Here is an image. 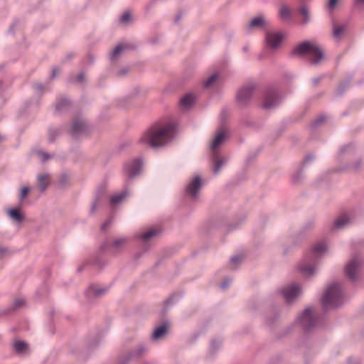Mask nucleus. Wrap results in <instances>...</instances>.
Returning a JSON list of instances; mask_svg holds the SVG:
<instances>
[{"instance_id": "obj_59", "label": "nucleus", "mask_w": 364, "mask_h": 364, "mask_svg": "<svg viewBox=\"0 0 364 364\" xmlns=\"http://www.w3.org/2000/svg\"><path fill=\"white\" fill-rule=\"evenodd\" d=\"M214 345H215V342H213V343H211V348H213V347H214Z\"/></svg>"}, {"instance_id": "obj_37", "label": "nucleus", "mask_w": 364, "mask_h": 364, "mask_svg": "<svg viewBox=\"0 0 364 364\" xmlns=\"http://www.w3.org/2000/svg\"><path fill=\"white\" fill-rule=\"evenodd\" d=\"M242 261V257L241 256H234L230 259V267L231 269H236Z\"/></svg>"}, {"instance_id": "obj_42", "label": "nucleus", "mask_w": 364, "mask_h": 364, "mask_svg": "<svg viewBox=\"0 0 364 364\" xmlns=\"http://www.w3.org/2000/svg\"><path fill=\"white\" fill-rule=\"evenodd\" d=\"M73 81L82 84L85 81V75L83 72H80L75 77V79L73 80Z\"/></svg>"}, {"instance_id": "obj_10", "label": "nucleus", "mask_w": 364, "mask_h": 364, "mask_svg": "<svg viewBox=\"0 0 364 364\" xmlns=\"http://www.w3.org/2000/svg\"><path fill=\"white\" fill-rule=\"evenodd\" d=\"M203 181L199 175L191 178L186 188V195L191 200H196L203 187Z\"/></svg>"}, {"instance_id": "obj_38", "label": "nucleus", "mask_w": 364, "mask_h": 364, "mask_svg": "<svg viewBox=\"0 0 364 364\" xmlns=\"http://www.w3.org/2000/svg\"><path fill=\"white\" fill-rule=\"evenodd\" d=\"M132 15L129 12L124 13L119 18V21L122 24H128L131 22Z\"/></svg>"}, {"instance_id": "obj_17", "label": "nucleus", "mask_w": 364, "mask_h": 364, "mask_svg": "<svg viewBox=\"0 0 364 364\" xmlns=\"http://www.w3.org/2000/svg\"><path fill=\"white\" fill-rule=\"evenodd\" d=\"M108 291V288L96 284L90 285L85 291V295L90 302L105 296Z\"/></svg>"}, {"instance_id": "obj_34", "label": "nucleus", "mask_w": 364, "mask_h": 364, "mask_svg": "<svg viewBox=\"0 0 364 364\" xmlns=\"http://www.w3.org/2000/svg\"><path fill=\"white\" fill-rule=\"evenodd\" d=\"M346 28V26L345 24L334 25L333 30V37L338 40L340 39Z\"/></svg>"}, {"instance_id": "obj_46", "label": "nucleus", "mask_w": 364, "mask_h": 364, "mask_svg": "<svg viewBox=\"0 0 364 364\" xmlns=\"http://www.w3.org/2000/svg\"><path fill=\"white\" fill-rule=\"evenodd\" d=\"M8 255V250L6 248L0 247V260L4 259Z\"/></svg>"}, {"instance_id": "obj_6", "label": "nucleus", "mask_w": 364, "mask_h": 364, "mask_svg": "<svg viewBox=\"0 0 364 364\" xmlns=\"http://www.w3.org/2000/svg\"><path fill=\"white\" fill-rule=\"evenodd\" d=\"M148 350V345L144 342H140L135 345L127 354L120 358L118 364H128L132 359L144 356Z\"/></svg>"}, {"instance_id": "obj_47", "label": "nucleus", "mask_w": 364, "mask_h": 364, "mask_svg": "<svg viewBox=\"0 0 364 364\" xmlns=\"http://www.w3.org/2000/svg\"><path fill=\"white\" fill-rule=\"evenodd\" d=\"M338 0H329L328 2V6L331 9H333L337 5Z\"/></svg>"}, {"instance_id": "obj_30", "label": "nucleus", "mask_w": 364, "mask_h": 364, "mask_svg": "<svg viewBox=\"0 0 364 364\" xmlns=\"http://www.w3.org/2000/svg\"><path fill=\"white\" fill-rule=\"evenodd\" d=\"M218 78L219 74L218 73H213L203 82V87L205 88H210L214 86L218 82Z\"/></svg>"}, {"instance_id": "obj_19", "label": "nucleus", "mask_w": 364, "mask_h": 364, "mask_svg": "<svg viewBox=\"0 0 364 364\" xmlns=\"http://www.w3.org/2000/svg\"><path fill=\"white\" fill-rule=\"evenodd\" d=\"M210 155L213 163V173L214 175H218L223 167L227 164L228 159L225 156H221L220 154Z\"/></svg>"}, {"instance_id": "obj_3", "label": "nucleus", "mask_w": 364, "mask_h": 364, "mask_svg": "<svg viewBox=\"0 0 364 364\" xmlns=\"http://www.w3.org/2000/svg\"><path fill=\"white\" fill-rule=\"evenodd\" d=\"M294 55H309L311 63L317 65L323 58V52L315 42L304 41L296 46L292 50Z\"/></svg>"}, {"instance_id": "obj_24", "label": "nucleus", "mask_w": 364, "mask_h": 364, "mask_svg": "<svg viewBox=\"0 0 364 364\" xmlns=\"http://www.w3.org/2000/svg\"><path fill=\"white\" fill-rule=\"evenodd\" d=\"M6 213L9 218L14 222L21 223L24 220L25 217L21 211L20 205L9 209Z\"/></svg>"}, {"instance_id": "obj_29", "label": "nucleus", "mask_w": 364, "mask_h": 364, "mask_svg": "<svg viewBox=\"0 0 364 364\" xmlns=\"http://www.w3.org/2000/svg\"><path fill=\"white\" fill-rule=\"evenodd\" d=\"M299 13L303 17L301 23L306 25L309 23L311 20L310 11L307 6L301 5L299 8Z\"/></svg>"}, {"instance_id": "obj_9", "label": "nucleus", "mask_w": 364, "mask_h": 364, "mask_svg": "<svg viewBox=\"0 0 364 364\" xmlns=\"http://www.w3.org/2000/svg\"><path fill=\"white\" fill-rule=\"evenodd\" d=\"M302 286L298 283H291L282 289V294L285 301L290 304L296 301L303 294Z\"/></svg>"}, {"instance_id": "obj_7", "label": "nucleus", "mask_w": 364, "mask_h": 364, "mask_svg": "<svg viewBox=\"0 0 364 364\" xmlns=\"http://www.w3.org/2000/svg\"><path fill=\"white\" fill-rule=\"evenodd\" d=\"M362 260L359 255H355L346 263L344 267L346 276L351 281H356L360 270Z\"/></svg>"}, {"instance_id": "obj_41", "label": "nucleus", "mask_w": 364, "mask_h": 364, "mask_svg": "<svg viewBox=\"0 0 364 364\" xmlns=\"http://www.w3.org/2000/svg\"><path fill=\"white\" fill-rule=\"evenodd\" d=\"M25 304V299L23 298L16 299L14 304L13 308L14 309L22 307Z\"/></svg>"}, {"instance_id": "obj_52", "label": "nucleus", "mask_w": 364, "mask_h": 364, "mask_svg": "<svg viewBox=\"0 0 364 364\" xmlns=\"http://www.w3.org/2000/svg\"><path fill=\"white\" fill-rule=\"evenodd\" d=\"M35 89L37 92L41 91L43 89V85L41 83H38L36 85Z\"/></svg>"}, {"instance_id": "obj_8", "label": "nucleus", "mask_w": 364, "mask_h": 364, "mask_svg": "<svg viewBox=\"0 0 364 364\" xmlns=\"http://www.w3.org/2000/svg\"><path fill=\"white\" fill-rule=\"evenodd\" d=\"M142 171L143 161L140 158L129 160L124 164L123 172L129 179H133L139 176Z\"/></svg>"}, {"instance_id": "obj_33", "label": "nucleus", "mask_w": 364, "mask_h": 364, "mask_svg": "<svg viewBox=\"0 0 364 364\" xmlns=\"http://www.w3.org/2000/svg\"><path fill=\"white\" fill-rule=\"evenodd\" d=\"M70 102L65 98L61 99L56 102L55 103V109L58 112H63L68 109L70 107Z\"/></svg>"}, {"instance_id": "obj_49", "label": "nucleus", "mask_w": 364, "mask_h": 364, "mask_svg": "<svg viewBox=\"0 0 364 364\" xmlns=\"http://www.w3.org/2000/svg\"><path fill=\"white\" fill-rule=\"evenodd\" d=\"M59 181L61 184L65 185L68 181V176L67 175H63Z\"/></svg>"}, {"instance_id": "obj_11", "label": "nucleus", "mask_w": 364, "mask_h": 364, "mask_svg": "<svg viewBox=\"0 0 364 364\" xmlns=\"http://www.w3.org/2000/svg\"><path fill=\"white\" fill-rule=\"evenodd\" d=\"M228 137V132L225 129H218L210 144V154H220V149Z\"/></svg>"}, {"instance_id": "obj_27", "label": "nucleus", "mask_w": 364, "mask_h": 364, "mask_svg": "<svg viewBox=\"0 0 364 364\" xmlns=\"http://www.w3.org/2000/svg\"><path fill=\"white\" fill-rule=\"evenodd\" d=\"M159 233V231L156 228H150L143 233L137 235L139 238L144 243L148 242L152 237L156 236Z\"/></svg>"}, {"instance_id": "obj_32", "label": "nucleus", "mask_w": 364, "mask_h": 364, "mask_svg": "<svg viewBox=\"0 0 364 364\" xmlns=\"http://www.w3.org/2000/svg\"><path fill=\"white\" fill-rule=\"evenodd\" d=\"M126 47L127 46L124 44L117 45L109 55L110 60L112 61L116 60L118 56L125 50Z\"/></svg>"}, {"instance_id": "obj_20", "label": "nucleus", "mask_w": 364, "mask_h": 364, "mask_svg": "<svg viewBox=\"0 0 364 364\" xmlns=\"http://www.w3.org/2000/svg\"><path fill=\"white\" fill-rule=\"evenodd\" d=\"M50 174L47 172H41L37 174L36 187L41 193H43L50 183Z\"/></svg>"}, {"instance_id": "obj_1", "label": "nucleus", "mask_w": 364, "mask_h": 364, "mask_svg": "<svg viewBox=\"0 0 364 364\" xmlns=\"http://www.w3.org/2000/svg\"><path fill=\"white\" fill-rule=\"evenodd\" d=\"M176 132V125L173 122L157 123L149 127L139 142L152 148H161L170 143Z\"/></svg>"}, {"instance_id": "obj_5", "label": "nucleus", "mask_w": 364, "mask_h": 364, "mask_svg": "<svg viewBox=\"0 0 364 364\" xmlns=\"http://www.w3.org/2000/svg\"><path fill=\"white\" fill-rule=\"evenodd\" d=\"M297 269L304 277H311L318 272L319 262L311 259L309 255H305L303 259L299 262Z\"/></svg>"}, {"instance_id": "obj_25", "label": "nucleus", "mask_w": 364, "mask_h": 364, "mask_svg": "<svg viewBox=\"0 0 364 364\" xmlns=\"http://www.w3.org/2000/svg\"><path fill=\"white\" fill-rule=\"evenodd\" d=\"M265 18L262 16H257L252 19L247 27V31L250 33L254 28H260L265 25Z\"/></svg>"}, {"instance_id": "obj_45", "label": "nucleus", "mask_w": 364, "mask_h": 364, "mask_svg": "<svg viewBox=\"0 0 364 364\" xmlns=\"http://www.w3.org/2000/svg\"><path fill=\"white\" fill-rule=\"evenodd\" d=\"M112 223V219L109 218L101 226V229L102 230H105Z\"/></svg>"}, {"instance_id": "obj_39", "label": "nucleus", "mask_w": 364, "mask_h": 364, "mask_svg": "<svg viewBox=\"0 0 364 364\" xmlns=\"http://www.w3.org/2000/svg\"><path fill=\"white\" fill-rule=\"evenodd\" d=\"M30 188L28 186H23V188H21L18 196L20 203H21L27 197Z\"/></svg>"}, {"instance_id": "obj_2", "label": "nucleus", "mask_w": 364, "mask_h": 364, "mask_svg": "<svg viewBox=\"0 0 364 364\" xmlns=\"http://www.w3.org/2000/svg\"><path fill=\"white\" fill-rule=\"evenodd\" d=\"M346 301L345 289L343 282L333 281L327 284L321 297V304L326 311L341 306Z\"/></svg>"}, {"instance_id": "obj_21", "label": "nucleus", "mask_w": 364, "mask_h": 364, "mask_svg": "<svg viewBox=\"0 0 364 364\" xmlns=\"http://www.w3.org/2000/svg\"><path fill=\"white\" fill-rule=\"evenodd\" d=\"M196 97L192 93H186L179 101L180 109L183 111L189 110L195 104Z\"/></svg>"}, {"instance_id": "obj_26", "label": "nucleus", "mask_w": 364, "mask_h": 364, "mask_svg": "<svg viewBox=\"0 0 364 364\" xmlns=\"http://www.w3.org/2000/svg\"><path fill=\"white\" fill-rule=\"evenodd\" d=\"M167 333V325L164 323L158 327H156L151 336V339L153 341H159L165 337Z\"/></svg>"}, {"instance_id": "obj_43", "label": "nucleus", "mask_w": 364, "mask_h": 364, "mask_svg": "<svg viewBox=\"0 0 364 364\" xmlns=\"http://www.w3.org/2000/svg\"><path fill=\"white\" fill-rule=\"evenodd\" d=\"M302 177H303L302 171H299L296 173L294 174L293 181L294 183H297L301 179Z\"/></svg>"}, {"instance_id": "obj_14", "label": "nucleus", "mask_w": 364, "mask_h": 364, "mask_svg": "<svg viewBox=\"0 0 364 364\" xmlns=\"http://www.w3.org/2000/svg\"><path fill=\"white\" fill-rule=\"evenodd\" d=\"M130 241V237L128 236L120 235L114 237L112 239L109 244L107 245L113 253L119 254L124 251Z\"/></svg>"}, {"instance_id": "obj_40", "label": "nucleus", "mask_w": 364, "mask_h": 364, "mask_svg": "<svg viewBox=\"0 0 364 364\" xmlns=\"http://www.w3.org/2000/svg\"><path fill=\"white\" fill-rule=\"evenodd\" d=\"M353 149L354 146L351 144H349L342 147L340 150V153L341 154H350L353 151Z\"/></svg>"}, {"instance_id": "obj_31", "label": "nucleus", "mask_w": 364, "mask_h": 364, "mask_svg": "<svg viewBox=\"0 0 364 364\" xmlns=\"http://www.w3.org/2000/svg\"><path fill=\"white\" fill-rule=\"evenodd\" d=\"M33 154L39 161L43 163L47 161L48 159L53 157V155L48 154V153L40 149L33 151Z\"/></svg>"}, {"instance_id": "obj_15", "label": "nucleus", "mask_w": 364, "mask_h": 364, "mask_svg": "<svg viewBox=\"0 0 364 364\" xmlns=\"http://www.w3.org/2000/svg\"><path fill=\"white\" fill-rule=\"evenodd\" d=\"M328 252V245L326 241H319L315 243L311 247L309 252L306 255L310 257L311 259L319 260Z\"/></svg>"}, {"instance_id": "obj_36", "label": "nucleus", "mask_w": 364, "mask_h": 364, "mask_svg": "<svg viewBox=\"0 0 364 364\" xmlns=\"http://www.w3.org/2000/svg\"><path fill=\"white\" fill-rule=\"evenodd\" d=\"M279 16L283 20L289 19L291 16V11L287 6H283L279 10Z\"/></svg>"}, {"instance_id": "obj_50", "label": "nucleus", "mask_w": 364, "mask_h": 364, "mask_svg": "<svg viewBox=\"0 0 364 364\" xmlns=\"http://www.w3.org/2000/svg\"><path fill=\"white\" fill-rule=\"evenodd\" d=\"M314 226V224L312 222H309L308 223H306L302 228V231L304 232L306 230H310L312 228V227Z\"/></svg>"}, {"instance_id": "obj_55", "label": "nucleus", "mask_w": 364, "mask_h": 364, "mask_svg": "<svg viewBox=\"0 0 364 364\" xmlns=\"http://www.w3.org/2000/svg\"><path fill=\"white\" fill-rule=\"evenodd\" d=\"M312 81L314 85H317L320 81V77H315L312 80Z\"/></svg>"}, {"instance_id": "obj_35", "label": "nucleus", "mask_w": 364, "mask_h": 364, "mask_svg": "<svg viewBox=\"0 0 364 364\" xmlns=\"http://www.w3.org/2000/svg\"><path fill=\"white\" fill-rule=\"evenodd\" d=\"M102 203V196L100 195L97 196L95 197V200H93V202L92 203V205H91V207L90 209V213L94 214L97 211V208L100 206Z\"/></svg>"}, {"instance_id": "obj_23", "label": "nucleus", "mask_w": 364, "mask_h": 364, "mask_svg": "<svg viewBox=\"0 0 364 364\" xmlns=\"http://www.w3.org/2000/svg\"><path fill=\"white\" fill-rule=\"evenodd\" d=\"M87 124L85 120L82 119H76L74 120L72 125V134L77 136L87 131Z\"/></svg>"}, {"instance_id": "obj_56", "label": "nucleus", "mask_w": 364, "mask_h": 364, "mask_svg": "<svg viewBox=\"0 0 364 364\" xmlns=\"http://www.w3.org/2000/svg\"><path fill=\"white\" fill-rule=\"evenodd\" d=\"M142 255V252H138L134 255L135 259H139Z\"/></svg>"}, {"instance_id": "obj_44", "label": "nucleus", "mask_w": 364, "mask_h": 364, "mask_svg": "<svg viewBox=\"0 0 364 364\" xmlns=\"http://www.w3.org/2000/svg\"><path fill=\"white\" fill-rule=\"evenodd\" d=\"M230 283L231 279H228L220 284V287L222 289H226L230 286Z\"/></svg>"}, {"instance_id": "obj_13", "label": "nucleus", "mask_w": 364, "mask_h": 364, "mask_svg": "<svg viewBox=\"0 0 364 364\" xmlns=\"http://www.w3.org/2000/svg\"><path fill=\"white\" fill-rule=\"evenodd\" d=\"M255 85L253 84H248L241 87L236 95L237 102L240 106H245L247 105L252 98Z\"/></svg>"}, {"instance_id": "obj_54", "label": "nucleus", "mask_w": 364, "mask_h": 364, "mask_svg": "<svg viewBox=\"0 0 364 364\" xmlns=\"http://www.w3.org/2000/svg\"><path fill=\"white\" fill-rule=\"evenodd\" d=\"M59 73V70L58 68H54L52 72L51 77H55Z\"/></svg>"}, {"instance_id": "obj_12", "label": "nucleus", "mask_w": 364, "mask_h": 364, "mask_svg": "<svg viewBox=\"0 0 364 364\" xmlns=\"http://www.w3.org/2000/svg\"><path fill=\"white\" fill-rule=\"evenodd\" d=\"M282 99V97L277 90L269 88L264 94L262 106L265 109H274L280 104Z\"/></svg>"}, {"instance_id": "obj_18", "label": "nucleus", "mask_w": 364, "mask_h": 364, "mask_svg": "<svg viewBox=\"0 0 364 364\" xmlns=\"http://www.w3.org/2000/svg\"><path fill=\"white\" fill-rule=\"evenodd\" d=\"M353 220L354 215L352 213H343L335 219L331 227V230H343L350 225Z\"/></svg>"}, {"instance_id": "obj_53", "label": "nucleus", "mask_w": 364, "mask_h": 364, "mask_svg": "<svg viewBox=\"0 0 364 364\" xmlns=\"http://www.w3.org/2000/svg\"><path fill=\"white\" fill-rule=\"evenodd\" d=\"M360 161H358L356 164L350 165V166L354 169H357L360 167Z\"/></svg>"}, {"instance_id": "obj_4", "label": "nucleus", "mask_w": 364, "mask_h": 364, "mask_svg": "<svg viewBox=\"0 0 364 364\" xmlns=\"http://www.w3.org/2000/svg\"><path fill=\"white\" fill-rule=\"evenodd\" d=\"M296 322L306 331L314 329L318 325V313L314 308L307 307L297 316Z\"/></svg>"}, {"instance_id": "obj_22", "label": "nucleus", "mask_w": 364, "mask_h": 364, "mask_svg": "<svg viewBox=\"0 0 364 364\" xmlns=\"http://www.w3.org/2000/svg\"><path fill=\"white\" fill-rule=\"evenodd\" d=\"M129 196V192L124 189L121 192L116 193L110 197L109 203L112 207L115 208L122 203Z\"/></svg>"}, {"instance_id": "obj_51", "label": "nucleus", "mask_w": 364, "mask_h": 364, "mask_svg": "<svg viewBox=\"0 0 364 364\" xmlns=\"http://www.w3.org/2000/svg\"><path fill=\"white\" fill-rule=\"evenodd\" d=\"M314 157L313 155H308V156H306V157L305 158V159L304 161V164H306L309 161H311L314 159Z\"/></svg>"}, {"instance_id": "obj_16", "label": "nucleus", "mask_w": 364, "mask_h": 364, "mask_svg": "<svg viewBox=\"0 0 364 364\" xmlns=\"http://www.w3.org/2000/svg\"><path fill=\"white\" fill-rule=\"evenodd\" d=\"M284 38V35L282 32L268 31L265 35V43L268 48L276 50L279 48Z\"/></svg>"}, {"instance_id": "obj_28", "label": "nucleus", "mask_w": 364, "mask_h": 364, "mask_svg": "<svg viewBox=\"0 0 364 364\" xmlns=\"http://www.w3.org/2000/svg\"><path fill=\"white\" fill-rule=\"evenodd\" d=\"M14 350L20 354H23L27 352L28 349V344L22 341H16L13 345Z\"/></svg>"}, {"instance_id": "obj_58", "label": "nucleus", "mask_w": 364, "mask_h": 364, "mask_svg": "<svg viewBox=\"0 0 364 364\" xmlns=\"http://www.w3.org/2000/svg\"><path fill=\"white\" fill-rule=\"evenodd\" d=\"M358 3L364 4V0H356Z\"/></svg>"}, {"instance_id": "obj_48", "label": "nucleus", "mask_w": 364, "mask_h": 364, "mask_svg": "<svg viewBox=\"0 0 364 364\" xmlns=\"http://www.w3.org/2000/svg\"><path fill=\"white\" fill-rule=\"evenodd\" d=\"M325 117L324 116H320L318 117L314 122V124L315 126L316 125H318L320 124H321L322 122H323L325 121Z\"/></svg>"}, {"instance_id": "obj_57", "label": "nucleus", "mask_w": 364, "mask_h": 364, "mask_svg": "<svg viewBox=\"0 0 364 364\" xmlns=\"http://www.w3.org/2000/svg\"><path fill=\"white\" fill-rule=\"evenodd\" d=\"M142 364H156L154 362H145Z\"/></svg>"}]
</instances>
